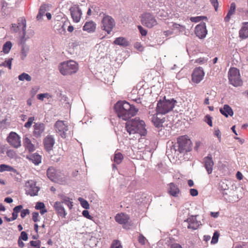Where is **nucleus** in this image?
Returning <instances> with one entry per match:
<instances>
[{
  "instance_id": "nucleus-1",
  "label": "nucleus",
  "mask_w": 248,
  "mask_h": 248,
  "mask_svg": "<svg viewBox=\"0 0 248 248\" xmlns=\"http://www.w3.org/2000/svg\"><path fill=\"white\" fill-rule=\"evenodd\" d=\"M145 126L144 121L139 117L128 120L125 124V128L129 135L139 133L141 136H145L147 134Z\"/></svg>"
},
{
  "instance_id": "nucleus-2",
  "label": "nucleus",
  "mask_w": 248,
  "mask_h": 248,
  "mask_svg": "<svg viewBox=\"0 0 248 248\" xmlns=\"http://www.w3.org/2000/svg\"><path fill=\"white\" fill-rule=\"evenodd\" d=\"M192 142L186 136H183L177 139V143L171 147L172 153L178 155L180 154H185L191 150Z\"/></svg>"
},
{
  "instance_id": "nucleus-3",
  "label": "nucleus",
  "mask_w": 248,
  "mask_h": 248,
  "mask_svg": "<svg viewBox=\"0 0 248 248\" xmlns=\"http://www.w3.org/2000/svg\"><path fill=\"white\" fill-rule=\"evenodd\" d=\"M59 70L63 76L71 75L77 72L78 64L73 60L64 61L60 63Z\"/></svg>"
},
{
  "instance_id": "nucleus-4",
  "label": "nucleus",
  "mask_w": 248,
  "mask_h": 248,
  "mask_svg": "<svg viewBox=\"0 0 248 248\" xmlns=\"http://www.w3.org/2000/svg\"><path fill=\"white\" fill-rule=\"evenodd\" d=\"M175 103L176 101L174 99L170 100L164 99L163 100L159 101L156 108L157 113L164 115L168 113L174 108Z\"/></svg>"
},
{
  "instance_id": "nucleus-5",
  "label": "nucleus",
  "mask_w": 248,
  "mask_h": 248,
  "mask_svg": "<svg viewBox=\"0 0 248 248\" xmlns=\"http://www.w3.org/2000/svg\"><path fill=\"white\" fill-rule=\"evenodd\" d=\"M47 175L51 181L60 184H64L66 181L65 175L53 167H49L47 169Z\"/></svg>"
},
{
  "instance_id": "nucleus-6",
  "label": "nucleus",
  "mask_w": 248,
  "mask_h": 248,
  "mask_svg": "<svg viewBox=\"0 0 248 248\" xmlns=\"http://www.w3.org/2000/svg\"><path fill=\"white\" fill-rule=\"evenodd\" d=\"M228 78L230 84L234 87L240 86L242 84L239 71L236 68H231L230 69L228 73Z\"/></svg>"
},
{
  "instance_id": "nucleus-7",
  "label": "nucleus",
  "mask_w": 248,
  "mask_h": 248,
  "mask_svg": "<svg viewBox=\"0 0 248 248\" xmlns=\"http://www.w3.org/2000/svg\"><path fill=\"white\" fill-rule=\"evenodd\" d=\"M101 22L102 29L105 31L108 34H110L115 25V21L113 18L109 16L105 15Z\"/></svg>"
},
{
  "instance_id": "nucleus-8",
  "label": "nucleus",
  "mask_w": 248,
  "mask_h": 248,
  "mask_svg": "<svg viewBox=\"0 0 248 248\" xmlns=\"http://www.w3.org/2000/svg\"><path fill=\"white\" fill-rule=\"evenodd\" d=\"M141 22L143 25L151 28L157 24L155 17L150 13H145L141 16Z\"/></svg>"
},
{
  "instance_id": "nucleus-9",
  "label": "nucleus",
  "mask_w": 248,
  "mask_h": 248,
  "mask_svg": "<svg viewBox=\"0 0 248 248\" xmlns=\"http://www.w3.org/2000/svg\"><path fill=\"white\" fill-rule=\"evenodd\" d=\"M54 129L56 132L62 138H65L67 136L66 132L68 130V126L64 121L58 120L54 125Z\"/></svg>"
},
{
  "instance_id": "nucleus-10",
  "label": "nucleus",
  "mask_w": 248,
  "mask_h": 248,
  "mask_svg": "<svg viewBox=\"0 0 248 248\" xmlns=\"http://www.w3.org/2000/svg\"><path fill=\"white\" fill-rule=\"evenodd\" d=\"M40 188L36 186V183L33 180L28 181L25 186L26 193L31 196H34L37 195Z\"/></svg>"
},
{
  "instance_id": "nucleus-11",
  "label": "nucleus",
  "mask_w": 248,
  "mask_h": 248,
  "mask_svg": "<svg viewBox=\"0 0 248 248\" xmlns=\"http://www.w3.org/2000/svg\"><path fill=\"white\" fill-rule=\"evenodd\" d=\"M139 109L125 101V121L131 119L137 114Z\"/></svg>"
},
{
  "instance_id": "nucleus-12",
  "label": "nucleus",
  "mask_w": 248,
  "mask_h": 248,
  "mask_svg": "<svg viewBox=\"0 0 248 248\" xmlns=\"http://www.w3.org/2000/svg\"><path fill=\"white\" fill-rule=\"evenodd\" d=\"M7 140L9 144L14 148H18L21 146L20 137L16 132H10L7 138Z\"/></svg>"
},
{
  "instance_id": "nucleus-13",
  "label": "nucleus",
  "mask_w": 248,
  "mask_h": 248,
  "mask_svg": "<svg viewBox=\"0 0 248 248\" xmlns=\"http://www.w3.org/2000/svg\"><path fill=\"white\" fill-rule=\"evenodd\" d=\"M204 76V72L203 69L201 67L196 68L192 74V81L193 82L198 84L203 78Z\"/></svg>"
},
{
  "instance_id": "nucleus-14",
  "label": "nucleus",
  "mask_w": 248,
  "mask_h": 248,
  "mask_svg": "<svg viewBox=\"0 0 248 248\" xmlns=\"http://www.w3.org/2000/svg\"><path fill=\"white\" fill-rule=\"evenodd\" d=\"M73 22L78 23L80 21L82 15L81 10L77 5H74L69 9Z\"/></svg>"
},
{
  "instance_id": "nucleus-15",
  "label": "nucleus",
  "mask_w": 248,
  "mask_h": 248,
  "mask_svg": "<svg viewBox=\"0 0 248 248\" xmlns=\"http://www.w3.org/2000/svg\"><path fill=\"white\" fill-rule=\"evenodd\" d=\"M197 216H190L184 222L187 223V228L193 230H197L201 225V221H198L197 219Z\"/></svg>"
},
{
  "instance_id": "nucleus-16",
  "label": "nucleus",
  "mask_w": 248,
  "mask_h": 248,
  "mask_svg": "<svg viewBox=\"0 0 248 248\" xmlns=\"http://www.w3.org/2000/svg\"><path fill=\"white\" fill-rule=\"evenodd\" d=\"M204 167H205L207 173L210 174L212 173L214 162L212 155H208L203 158Z\"/></svg>"
},
{
  "instance_id": "nucleus-17",
  "label": "nucleus",
  "mask_w": 248,
  "mask_h": 248,
  "mask_svg": "<svg viewBox=\"0 0 248 248\" xmlns=\"http://www.w3.org/2000/svg\"><path fill=\"white\" fill-rule=\"evenodd\" d=\"M195 32L197 36L199 38H205L207 33L205 24L203 23L197 25L195 27Z\"/></svg>"
},
{
  "instance_id": "nucleus-18",
  "label": "nucleus",
  "mask_w": 248,
  "mask_h": 248,
  "mask_svg": "<svg viewBox=\"0 0 248 248\" xmlns=\"http://www.w3.org/2000/svg\"><path fill=\"white\" fill-rule=\"evenodd\" d=\"M114 108L118 117L122 120H124V101H118L115 104Z\"/></svg>"
},
{
  "instance_id": "nucleus-19",
  "label": "nucleus",
  "mask_w": 248,
  "mask_h": 248,
  "mask_svg": "<svg viewBox=\"0 0 248 248\" xmlns=\"http://www.w3.org/2000/svg\"><path fill=\"white\" fill-rule=\"evenodd\" d=\"M44 144L45 149L49 152L53 149L55 144V139L53 136L48 135L44 140Z\"/></svg>"
},
{
  "instance_id": "nucleus-20",
  "label": "nucleus",
  "mask_w": 248,
  "mask_h": 248,
  "mask_svg": "<svg viewBox=\"0 0 248 248\" xmlns=\"http://www.w3.org/2000/svg\"><path fill=\"white\" fill-rule=\"evenodd\" d=\"M45 128L44 124L40 123H35L33 125V135L36 138L40 137L44 132Z\"/></svg>"
},
{
  "instance_id": "nucleus-21",
  "label": "nucleus",
  "mask_w": 248,
  "mask_h": 248,
  "mask_svg": "<svg viewBox=\"0 0 248 248\" xmlns=\"http://www.w3.org/2000/svg\"><path fill=\"white\" fill-rule=\"evenodd\" d=\"M53 207L58 215L62 217H65L67 213L62 202H56L54 203Z\"/></svg>"
},
{
  "instance_id": "nucleus-22",
  "label": "nucleus",
  "mask_w": 248,
  "mask_h": 248,
  "mask_svg": "<svg viewBox=\"0 0 248 248\" xmlns=\"http://www.w3.org/2000/svg\"><path fill=\"white\" fill-rule=\"evenodd\" d=\"M23 145L25 149L29 152H32L35 150L34 145L32 143L31 140L27 137L23 139Z\"/></svg>"
},
{
  "instance_id": "nucleus-23",
  "label": "nucleus",
  "mask_w": 248,
  "mask_h": 248,
  "mask_svg": "<svg viewBox=\"0 0 248 248\" xmlns=\"http://www.w3.org/2000/svg\"><path fill=\"white\" fill-rule=\"evenodd\" d=\"M168 191L170 194L173 197H177L180 193V190L178 186L173 183L169 184Z\"/></svg>"
},
{
  "instance_id": "nucleus-24",
  "label": "nucleus",
  "mask_w": 248,
  "mask_h": 248,
  "mask_svg": "<svg viewBox=\"0 0 248 248\" xmlns=\"http://www.w3.org/2000/svg\"><path fill=\"white\" fill-rule=\"evenodd\" d=\"M26 158L31 161L35 165H38L41 162V156L39 155L34 153L27 155Z\"/></svg>"
},
{
  "instance_id": "nucleus-25",
  "label": "nucleus",
  "mask_w": 248,
  "mask_h": 248,
  "mask_svg": "<svg viewBox=\"0 0 248 248\" xmlns=\"http://www.w3.org/2000/svg\"><path fill=\"white\" fill-rule=\"evenodd\" d=\"M220 113L226 117L229 115L232 116L233 115V111L232 108L228 105H224L223 108H220Z\"/></svg>"
},
{
  "instance_id": "nucleus-26",
  "label": "nucleus",
  "mask_w": 248,
  "mask_h": 248,
  "mask_svg": "<svg viewBox=\"0 0 248 248\" xmlns=\"http://www.w3.org/2000/svg\"><path fill=\"white\" fill-rule=\"evenodd\" d=\"M23 32H22V35L20 38V44L22 45V46H25L26 45V41L30 37H31L33 34L34 32L32 30L31 31V32L30 33V36L26 37V25L24 23V25L23 26Z\"/></svg>"
},
{
  "instance_id": "nucleus-27",
  "label": "nucleus",
  "mask_w": 248,
  "mask_h": 248,
  "mask_svg": "<svg viewBox=\"0 0 248 248\" xmlns=\"http://www.w3.org/2000/svg\"><path fill=\"white\" fill-rule=\"evenodd\" d=\"M239 37L242 39L248 37V22L244 23L239 31Z\"/></svg>"
},
{
  "instance_id": "nucleus-28",
  "label": "nucleus",
  "mask_w": 248,
  "mask_h": 248,
  "mask_svg": "<svg viewBox=\"0 0 248 248\" xmlns=\"http://www.w3.org/2000/svg\"><path fill=\"white\" fill-rule=\"evenodd\" d=\"M96 28L95 23L92 21L87 22L84 24L83 30L84 31H87L88 32H93Z\"/></svg>"
},
{
  "instance_id": "nucleus-29",
  "label": "nucleus",
  "mask_w": 248,
  "mask_h": 248,
  "mask_svg": "<svg viewBox=\"0 0 248 248\" xmlns=\"http://www.w3.org/2000/svg\"><path fill=\"white\" fill-rule=\"evenodd\" d=\"M236 5L234 2H232L231 4L230 9L228 12L227 15L224 18V20L225 22H229L231 16L233 15L235 11Z\"/></svg>"
},
{
  "instance_id": "nucleus-30",
  "label": "nucleus",
  "mask_w": 248,
  "mask_h": 248,
  "mask_svg": "<svg viewBox=\"0 0 248 248\" xmlns=\"http://www.w3.org/2000/svg\"><path fill=\"white\" fill-rule=\"evenodd\" d=\"M47 10H48V6L47 5L43 4L41 5L39 9V13L36 17L37 19L39 21L41 20L43 16H45L46 12Z\"/></svg>"
},
{
  "instance_id": "nucleus-31",
  "label": "nucleus",
  "mask_w": 248,
  "mask_h": 248,
  "mask_svg": "<svg viewBox=\"0 0 248 248\" xmlns=\"http://www.w3.org/2000/svg\"><path fill=\"white\" fill-rule=\"evenodd\" d=\"M157 114H158L156 113L153 115L152 122L155 127H159L164 122V121L162 119L158 118Z\"/></svg>"
},
{
  "instance_id": "nucleus-32",
  "label": "nucleus",
  "mask_w": 248,
  "mask_h": 248,
  "mask_svg": "<svg viewBox=\"0 0 248 248\" xmlns=\"http://www.w3.org/2000/svg\"><path fill=\"white\" fill-rule=\"evenodd\" d=\"M60 197L62 200V203H64L67 206L69 207L70 209L72 208V202L70 201V199L69 197L64 196L63 195H59Z\"/></svg>"
},
{
  "instance_id": "nucleus-33",
  "label": "nucleus",
  "mask_w": 248,
  "mask_h": 248,
  "mask_svg": "<svg viewBox=\"0 0 248 248\" xmlns=\"http://www.w3.org/2000/svg\"><path fill=\"white\" fill-rule=\"evenodd\" d=\"M18 78L20 81H22L24 80L30 81L31 80V77L28 74L26 73H23L19 75L18 77Z\"/></svg>"
},
{
  "instance_id": "nucleus-34",
  "label": "nucleus",
  "mask_w": 248,
  "mask_h": 248,
  "mask_svg": "<svg viewBox=\"0 0 248 248\" xmlns=\"http://www.w3.org/2000/svg\"><path fill=\"white\" fill-rule=\"evenodd\" d=\"M23 206L22 205H17L14 208L13 212L12 213V216L14 217V218H15L16 219L17 218L18 214L19 212H21V210Z\"/></svg>"
},
{
  "instance_id": "nucleus-35",
  "label": "nucleus",
  "mask_w": 248,
  "mask_h": 248,
  "mask_svg": "<svg viewBox=\"0 0 248 248\" xmlns=\"http://www.w3.org/2000/svg\"><path fill=\"white\" fill-rule=\"evenodd\" d=\"M15 170L11 166L5 165V164H1L0 165V172L3 171H14Z\"/></svg>"
},
{
  "instance_id": "nucleus-36",
  "label": "nucleus",
  "mask_w": 248,
  "mask_h": 248,
  "mask_svg": "<svg viewBox=\"0 0 248 248\" xmlns=\"http://www.w3.org/2000/svg\"><path fill=\"white\" fill-rule=\"evenodd\" d=\"M12 46V43L10 41H7L3 45L2 51L4 53L7 54L10 51Z\"/></svg>"
},
{
  "instance_id": "nucleus-37",
  "label": "nucleus",
  "mask_w": 248,
  "mask_h": 248,
  "mask_svg": "<svg viewBox=\"0 0 248 248\" xmlns=\"http://www.w3.org/2000/svg\"><path fill=\"white\" fill-rule=\"evenodd\" d=\"M115 220L117 222L121 224H124V213H121L117 214L115 216Z\"/></svg>"
},
{
  "instance_id": "nucleus-38",
  "label": "nucleus",
  "mask_w": 248,
  "mask_h": 248,
  "mask_svg": "<svg viewBox=\"0 0 248 248\" xmlns=\"http://www.w3.org/2000/svg\"><path fill=\"white\" fill-rule=\"evenodd\" d=\"M12 61V58H9L7 60H6L4 62L0 63V67L4 66L5 67H8L9 69H11Z\"/></svg>"
},
{
  "instance_id": "nucleus-39",
  "label": "nucleus",
  "mask_w": 248,
  "mask_h": 248,
  "mask_svg": "<svg viewBox=\"0 0 248 248\" xmlns=\"http://www.w3.org/2000/svg\"><path fill=\"white\" fill-rule=\"evenodd\" d=\"M78 200L83 208H84L85 209H89L90 205L86 200H84L82 198H79Z\"/></svg>"
},
{
  "instance_id": "nucleus-40",
  "label": "nucleus",
  "mask_w": 248,
  "mask_h": 248,
  "mask_svg": "<svg viewBox=\"0 0 248 248\" xmlns=\"http://www.w3.org/2000/svg\"><path fill=\"white\" fill-rule=\"evenodd\" d=\"M123 158V155L120 153H118L115 154V155L114 161L117 164H119L121 162Z\"/></svg>"
},
{
  "instance_id": "nucleus-41",
  "label": "nucleus",
  "mask_w": 248,
  "mask_h": 248,
  "mask_svg": "<svg viewBox=\"0 0 248 248\" xmlns=\"http://www.w3.org/2000/svg\"><path fill=\"white\" fill-rule=\"evenodd\" d=\"M34 120V118L33 117H31L29 118L27 122L25 124L24 127L27 128H29L31 127L33 121Z\"/></svg>"
},
{
  "instance_id": "nucleus-42",
  "label": "nucleus",
  "mask_w": 248,
  "mask_h": 248,
  "mask_svg": "<svg viewBox=\"0 0 248 248\" xmlns=\"http://www.w3.org/2000/svg\"><path fill=\"white\" fill-rule=\"evenodd\" d=\"M114 44L120 46L124 45V38L118 37L116 38V39L114 41Z\"/></svg>"
},
{
  "instance_id": "nucleus-43",
  "label": "nucleus",
  "mask_w": 248,
  "mask_h": 248,
  "mask_svg": "<svg viewBox=\"0 0 248 248\" xmlns=\"http://www.w3.org/2000/svg\"><path fill=\"white\" fill-rule=\"evenodd\" d=\"M218 237L219 233L217 232H215L214 233L211 243L213 244L217 243L218 241Z\"/></svg>"
},
{
  "instance_id": "nucleus-44",
  "label": "nucleus",
  "mask_w": 248,
  "mask_h": 248,
  "mask_svg": "<svg viewBox=\"0 0 248 248\" xmlns=\"http://www.w3.org/2000/svg\"><path fill=\"white\" fill-rule=\"evenodd\" d=\"M204 121L206 122L210 126H212V117L209 115H206L204 119Z\"/></svg>"
},
{
  "instance_id": "nucleus-45",
  "label": "nucleus",
  "mask_w": 248,
  "mask_h": 248,
  "mask_svg": "<svg viewBox=\"0 0 248 248\" xmlns=\"http://www.w3.org/2000/svg\"><path fill=\"white\" fill-rule=\"evenodd\" d=\"M129 219V218L128 216H126L125 215V229H128L130 228V226H131L133 225V223H131V222H129L128 220Z\"/></svg>"
},
{
  "instance_id": "nucleus-46",
  "label": "nucleus",
  "mask_w": 248,
  "mask_h": 248,
  "mask_svg": "<svg viewBox=\"0 0 248 248\" xmlns=\"http://www.w3.org/2000/svg\"><path fill=\"white\" fill-rule=\"evenodd\" d=\"M37 97L38 99L43 101L44 100V98H48L49 97H50V95L47 93H40V94H38L37 95Z\"/></svg>"
},
{
  "instance_id": "nucleus-47",
  "label": "nucleus",
  "mask_w": 248,
  "mask_h": 248,
  "mask_svg": "<svg viewBox=\"0 0 248 248\" xmlns=\"http://www.w3.org/2000/svg\"><path fill=\"white\" fill-rule=\"evenodd\" d=\"M110 248H123V247L119 241L115 240L112 244Z\"/></svg>"
},
{
  "instance_id": "nucleus-48",
  "label": "nucleus",
  "mask_w": 248,
  "mask_h": 248,
  "mask_svg": "<svg viewBox=\"0 0 248 248\" xmlns=\"http://www.w3.org/2000/svg\"><path fill=\"white\" fill-rule=\"evenodd\" d=\"M206 18V17L200 16H196V17H192L190 18V20L192 22H198L200 21L202 19Z\"/></svg>"
},
{
  "instance_id": "nucleus-49",
  "label": "nucleus",
  "mask_w": 248,
  "mask_h": 248,
  "mask_svg": "<svg viewBox=\"0 0 248 248\" xmlns=\"http://www.w3.org/2000/svg\"><path fill=\"white\" fill-rule=\"evenodd\" d=\"M28 239V234L25 232H22L18 239L21 240L27 241Z\"/></svg>"
},
{
  "instance_id": "nucleus-50",
  "label": "nucleus",
  "mask_w": 248,
  "mask_h": 248,
  "mask_svg": "<svg viewBox=\"0 0 248 248\" xmlns=\"http://www.w3.org/2000/svg\"><path fill=\"white\" fill-rule=\"evenodd\" d=\"M116 128L118 130V133H117V135L118 136V140H119L120 138L119 137V136L121 137V136L123 135V127L122 125L117 126Z\"/></svg>"
},
{
  "instance_id": "nucleus-51",
  "label": "nucleus",
  "mask_w": 248,
  "mask_h": 248,
  "mask_svg": "<svg viewBox=\"0 0 248 248\" xmlns=\"http://www.w3.org/2000/svg\"><path fill=\"white\" fill-rule=\"evenodd\" d=\"M20 216L22 218H24L27 215L30 214V211L28 209L21 210Z\"/></svg>"
},
{
  "instance_id": "nucleus-52",
  "label": "nucleus",
  "mask_w": 248,
  "mask_h": 248,
  "mask_svg": "<svg viewBox=\"0 0 248 248\" xmlns=\"http://www.w3.org/2000/svg\"><path fill=\"white\" fill-rule=\"evenodd\" d=\"M24 23L25 24V25L26 26V21L25 19L22 18L20 21V22H18L17 26H19V31L21 30L23 31V26L24 25Z\"/></svg>"
},
{
  "instance_id": "nucleus-53",
  "label": "nucleus",
  "mask_w": 248,
  "mask_h": 248,
  "mask_svg": "<svg viewBox=\"0 0 248 248\" xmlns=\"http://www.w3.org/2000/svg\"><path fill=\"white\" fill-rule=\"evenodd\" d=\"M82 215L88 219H92L93 218V217L90 215L89 211L87 210L82 211Z\"/></svg>"
},
{
  "instance_id": "nucleus-54",
  "label": "nucleus",
  "mask_w": 248,
  "mask_h": 248,
  "mask_svg": "<svg viewBox=\"0 0 248 248\" xmlns=\"http://www.w3.org/2000/svg\"><path fill=\"white\" fill-rule=\"evenodd\" d=\"M140 34L142 36H146L147 33V31L144 29L141 26H138V27Z\"/></svg>"
},
{
  "instance_id": "nucleus-55",
  "label": "nucleus",
  "mask_w": 248,
  "mask_h": 248,
  "mask_svg": "<svg viewBox=\"0 0 248 248\" xmlns=\"http://www.w3.org/2000/svg\"><path fill=\"white\" fill-rule=\"evenodd\" d=\"M29 51V48L26 46V45L25 46H22V49L21 52L22 54L26 57L27 56V54Z\"/></svg>"
},
{
  "instance_id": "nucleus-56",
  "label": "nucleus",
  "mask_w": 248,
  "mask_h": 248,
  "mask_svg": "<svg viewBox=\"0 0 248 248\" xmlns=\"http://www.w3.org/2000/svg\"><path fill=\"white\" fill-rule=\"evenodd\" d=\"M135 47L140 51H142L144 49V47L140 43L137 42L134 45Z\"/></svg>"
},
{
  "instance_id": "nucleus-57",
  "label": "nucleus",
  "mask_w": 248,
  "mask_h": 248,
  "mask_svg": "<svg viewBox=\"0 0 248 248\" xmlns=\"http://www.w3.org/2000/svg\"><path fill=\"white\" fill-rule=\"evenodd\" d=\"M133 95V94H128V98L131 99L132 100H133L138 103H140L141 102L140 99V98L132 97Z\"/></svg>"
},
{
  "instance_id": "nucleus-58",
  "label": "nucleus",
  "mask_w": 248,
  "mask_h": 248,
  "mask_svg": "<svg viewBox=\"0 0 248 248\" xmlns=\"http://www.w3.org/2000/svg\"><path fill=\"white\" fill-rule=\"evenodd\" d=\"M6 154L8 156H9L10 158H14L16 156V153L13 150H8L7 151Z\"/></svg>"
},
{
  "instance_id": "nucleus-59",
  "label": "nucleus",
  "mask_w": 248,
  "mask_h": 248,
  "mask_svg": "<svg viewBox=\"0 0 248 248\" xmlns=\"http://www.w3.org/2000/svg\"><path fill=\"white\" fill-rule=\"evenodd\" d=\"M45 207V204L44 203L41 202H37L36 205H35V208L37 210H40L42 209V208H44Z\"/></svg>"
},
{
  "instance_id": "nucleus-60",
  "label": "nucleus",
  "mask_w": 248,
  "mask_h": 248,
  "mask_svg": "<svg viewBox=\"0 0 248 248\" xmlns=\"http://www.w3.org/2000/svg\"><path fill=\"white\" fill-rule=\"evenodd\" d=\"M146 238L142 234H140L139 236V242L142 245L145 244Z\"/></svg>"
},
{
  "instance_id": "nucleus-61",
  "label": "nucleus",
  "mask_w": 248,
  "mask_h": 248,
  "mask_svg": "<svg viewBox=\"0 0 248 248\" xmlns=\"http://www.w3.org/2000/svg\"><path fill=\"white\" fill-rule=\"evenodd\" d=\"M190 194L192 196H196L198 194V191L196 189L191 188L190 189Z\"/></svg>"
},
{
  "instance_id": "nucleus-62",
  "label": "nucleus",
  "mask_w": 248,
  "mask_h": 248,
  "mask_svg": "<svg viewBox=\"0 0 248 248\" xmlns=\"http://www.w3.org/2000/svg\"><path fill=\"white\" fill-rule=\"evenodd\" d=\"M39 217V213L38 212H34L32 213V220L34 222H36L38 221V217Z\"/></svg>"
},
{
  "instance_id": "nucleus-63",
  "label": "nucleus",
  "mask_w": 248,
  "mask_h": 248,
  "mask_svg": "<svg viewBox=\"0 0 248 248\" xmlns=\"http://www.w3.org/2000/svg\"><path fill=\"white\" fill-rule=\"evenodd\" d=\"M210 1L213 6L214 7L215 10H217L218 6L217 0H210Z\"/></svg>"
},
{
  "instance_id": "nucleus-64",
  "label": "nucleus",
  "mask_w": 248,
  "mask_h": 248,
  "mask_svg": "<svg viewBox=\"0 0 248 248\" xmlns=\"http://www.w3.org/2000/svg\"><path fill=\"white\" fill-rule=\"evenodd\" d=\"M219 187L222 190H226L228 189V186L227 185L225 184L223 182L220 184Z\"/></svg>"
}]
</instances>
